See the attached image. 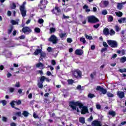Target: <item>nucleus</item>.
Wrapping results in <instances>:
<instances>
[{
  "label": "nucleus",
  "instance_id": "obj_1",
  "mask_svg": "<svg viewBox=\"0 0 126 126\" xmlns=\"http://www.w3.org/2000/svg\"><path fill=\"white\" fill-rule=\"evenodd\" d=\"M79 106V108H82L83 105L79 102V101H74V100H72L69 102V106L70 108H71L73 111H77V113H79V109L77 107Z\"/></svg>",
  "mask_w": 126,
  "mask_h": 126
},
{
  "label": "nucleus",
  "instance_id": "obj_2",
  "mask_svg": "<svg viewBox=\"0 0 126 126\" xmlns=\"http://www.w3.org/2000/svg\"><path fill=\"white\" fill-rule=\"evenodd\" d=\"M48 2L49 1H48L47 0H40L39 3L38 5V7L39 9L44 10V9H46L47 4H48Z\"/></svg>",
  "mask_w": 126,
  "mask_h": 126
},
{
  "label": "nucleus",
  "instance_id": "obj_3",
  "mask_svg": "<svg viewBox=\"0 0 126 126\" xmlns=\"http://www.w3.org/2000/svg\"><path fill=\"white\" fill-rule=\"evenodd\" d=\"M87 19L88 23H91L92 24L99 22V19L96 18L94 15L88 16Z\"/></svg>",
  "mask_w": 126,
  "mask_h": 126
},
{
  "label": "nucleus",
  "instance_id": "obj_4",
  "mask_svg": "<svg viewBox=\"0 0 126 126\" xmlns=\"http://www.w3.org/2000/svg\"><path fill=\"white\" fill-rule=\"evenodd\" d=\"M72 75H73L74 78H78V77H81L82 76V72L79 69H76L72 71Z\"/></svg>",
  "mask_w": 126,
  "mask_h": 126
},
{
  "label": "nucleus",
  "instance_id": "obj_5",
  "mask_svg": "<svg viewBox=\"0 0 126 126\" xmlns=\"http://www.w3.org/2000/svg\"><path fill=\"white\" fill-rule=\"evenodd\" d=\"M51 12L53 13V14H55L57 16L60 15V13L62 12V10H61V8L59 6H55L53 9L51 10Z\"/></svg>",
  "mask_w": 126,
  "mask_h": 126
},
{
  "label": "nucleus",
  "instance_id": "obj_6",
  "mask_svg": "<svg viewBox=\"0 0 126 126\" xmlns=\"http://www.w3.org/2000/svg\"><path fill=\"white\" fill-rule=\"evenodd\" d=\"M22 31L26 35H29L32 32V29L29 27H24L23 28Z\"/></svg>",
  "mask_w": 126,
  "mask_h": 126
},
{
  "label": "nucleus",
  "instance_id": "obj_7",
  "mask_svg": "<svg viewBox=\"0 0 126 126\" xmlns=\"http://www.w3.org/2000/svg\"><path fill=\"white\" fill-rule=\"evenodd\" d=\"M107 44L111 48H117L118 47V42L115 40H107Z\"/></svg>",
  "mask_w": 126,
  "mask_h": 126
},
{
  "label": "nucleus",
  "instance_id": "obj_8",
  "mask_svg": "<svg viewBox=\"0 0 126 126\" xmlns=\"http://www.w3.org/2000/svg\"><path fill=\"white\" fill-rule=\"evenodd\" d=\"M49 42H52L53 44H57L59 41V38L55 35H52L48 39Z\"/></svg>",
  "mask_w": 126,
  "mask_h": 126
},
{
  "label": "nucleus",
  "instance_id": "obj_9",
  "mask_svg": "<svg viewBox=\"0 0 126 126\" xmlns=\"http://www.w3.org/2000/svg\"><path fill=\"white\" fill-rule=\"evenodd\" d=\"M20 10L21 11L22 16H23V17H25L26 16V12H27V11L25 9V6H24V5L20 6Z\"/></svg>",
  "mask_w": 126,
  "mask_h": 126
},
{
  "label": "nucleus",
  "instance_id": "obj_10",
  "mask_svg": "<svg viewBox=\"0 0 126 126\" xmlns=\"http://www.w3.org/2000/svg\"><path fill=\"white\" fill-rule=\"evenodd\" d=\"M96 91H100L102 93V94H106L107 93V90L104 89V88L100 86H97L96 88Z\"/></svg>",
  "mask_w": 126,
  "mask_h": 126
},
{
  "label": "nucleus",
  "instance_id": "obj_11",
  "mask_svg": "<svg viewBox=\"0 0 126 126\" xmlns=\"http://www.w3.org/2000/svg\"><path fill=\"white\" fill-rule=\"evenodd\" d=\"M92 126H102V124H101V122L98 120H94L92 123Z\"/></svg>",
  "mask_w": 126,
  "mask_h": 126
},
{
  "label": "nucleus",
  "instance_id": "obj_12",
  "mask_svg": "<svg viewBox=\"0 0 126 126\" xmlns=\"http://www.w3.org/2000/svg\"><path fill=\"white\" fill-rule=\"evenodd\" d=\"M81 113L82 115H85V114H89V111H88V108L86 106H84L82 107Z\"/></svg>",
  "mask_w": 126,
  "mask_h": 126
},
{
  "label": "nucleus",
  "instance_id": "obj_13",
  "mask_svg": "<svg viewBox=\"0 0 126 126\" xmlns=\"http://www.w3.org/2000/svg\"><path fill=\"white\" fill-rule=\"evenodd\" d=\"M35 67H37V68H40L41 69H43V68H45L44 65L43 64V63L39 62L35 64Z\"/></svg>",
  "mask_w": 126,
  "mask_h": 126
},
{
  "label": "nucleus",
  "instance_id": "obj_14",
  "mask_svg": "<svg viewBox=\"0 0 126 126\" xmlns=\"http://www.w3.org/2000/svg\"><path fill=\"white\" fill-rule=\"evenodd\" d=\"M117 95L120 99H123L125 97V93L123 92H117Z\"/></svg>",
  "mask_w": 126,
  "mask_h": 126
},
{
  "label": "nucleus",
  "instance_id": "obj_15",
  "mask_svg": "<svg viewBox=\"0 0 126 126\" xmlns=\"http://www.w3.org/2000/svg\"><path fill=\"white\" fill-rule=\"evenodd\" d=\"M75 54L77 56H81L83 54V51L81 49H76L75 51Z\"/></svg>",
  "mask_w": 126,
  "mask_h": 126
},
{
  "label": "nucleus",
  "instance_id": "obj_16",
  "mask_svg": "<svg viewBox=\"0 0 126 126\" xmlns=\"http://www.w3.org/2000/svg\"><path fill=\"white\" fill-rule=\"evenodd\" d=\"M39 81L37 83V86L38 88H40V89H43V83H44V81H41V78L39 79Z\"/></svg>",
  "mask_w": 126,
  "mask_h": 126
},
{
  "label": "nucleus",
  "instance_id": "obj_17",
  "mask_svg": "<svg viewBox=\"0 0 126 126\" xmlns=\"http://www.w3.org/2000/svg\"><path fill=\"white\" fill-rule=\"evenodd\" d=\"M103 33L104 35H105V36H107L110 34V32H109V29L107 28H105L103 29Z\"/></svg>",
  "mask_w": 126,
  "mask_h": 126
},
{
  "label": "nucleus",
  "instance_id": "obj_18",
  "mask_svg": "<svg viewBox=\"0 0 126 126\" xmlns=\"http://www.w3.org/2000/svg\"><path fill=\"white\" fill-rule=\"evenodd\" d=\"M47 56L46 53L45 52H41L40 53V58H39L40 61L41 60H43V59H45V57Z\"/></svg>",
  "mask_w": 126,
  "mask_h": 126
},
{
  "label": "nucleus",
  "instance_id": "obj_19",
  "mask_svg": "<svg viewBox=\"0 0 126 126\" xmlns=\"http://www.w3.org/2000/svg\"><path fill=\"white\" fill-rule=\"evenodd\" d=\"M40 80H41V81H43V82L45 81V80H46V81H47V82H49V81H50L49 79L48 78L45 77V76H41Z\"/></svg>",
  "mask_w": 126,
  "mask_h": 126
},
{
  "label": "nucleus",
  "instance_id": "obj_20",
  "mask_svg": "<svg viewBox=\"0 0 126 126\" xmlns=\"http://www.w3.org/2000/svg\"><path fill=\"white\" fill-rule=\"evenodd\" d=\"M41 52H42L41 49H37L35 50V51L34 52V55H35V56H38V54H41Z\"/></svg>",
  "mask_w": 126,
  "mask_h": 126
},
{
  "label": "nucleus",
  "instance_id": "obj_21",
  "mask_svg": "<svg viewBox=\"0 0 126 126\" xmlns=\"http://www.w3.org/2000/svg\"><path fill=\"white\" fill-rule=\"evenodd\" d=\"M79 121L81 124H83V125L85 124V118L84 117H80L79 118Z\"/></svg>",
  "mask_w": 126,
  "mask_h": 126
},
{
  "label": "nucleus",
  "instance_id": "obj_22",
  "mask_svg": "<svg viewBox=\"0 0 126 126\" xmlns=\"http://www.w3.org/2000/svg\"><path fill=\"white\" fill-rule=\"evenodd\" d=\"M109 115L112 117H116V112L112 110L109 112Z\"/></svg>",
  "mask_w": 126,
  "mask_h": 126
},
{
  "label": "nucleus",
  "instance_id": "obj_23",
  "mask_svg": "<svg viewBox=\"0 0 126 126\" xmlns=\"http://www.w3.org/2000/svg\"><path fill=\"white\" fill-rule=\"evenodd\" d=\"M22 115L24 116V117H28V116H29V112H28L27 111H24Z\"/></svg>",
  "mask_w": 126,
  "mask_h": 126
},
{
  "label": "nucleus",
  "instance_id": "obj_24",
  "mask_svg": "<svg viewBox=\"0 0 126 126\" xmlns=\"http://www.w3.org/2000/svg\"><path fill=\"white\" fill-rule=\"evenodd\" d=\"M123 5L121 3H118L117 4V8L119 10H121V9H123Z\"/></svg>",
  "mask_w": 126,
  "mask_h": 126
},
{
  "label": "nucleus",
  "instance_id": "obj_25",
  "mask_svg": "<svg viewBox=\"0 0 126 126\" xmlns=\"http://www.w3.org/2000/svg\"><path fill=\"white\" fill-rule=\"evenodd\" d=\"M96 74H97V72L96 71L93 72V73H91L90 75L91 78H92V79H94V75L95 76Z\"/></svg>",
  "mask_w": 126,
  "mask_h": 126
},
{
  "label": "nucleus",
  "instance_id": "obj_26",
  "mask_svg": "<svg viewBox=\"0 0 126 126\" xmlns=\"http://www.w3.org/2000/svg\"><path fill=\"white\" fill-rule=\"evenodd\" d=\"M116 15L118 17H122V16H123V12L119 11L118 12H116Z\"/></svg>",
  "mask_w": 126,
  "mask_h": 126
},
{
  "label": "nucleus",
  "instance_id": "obj_27",
  "mask_svg": "<svg viewBox=\"0 0 126 126\" xmlns=\"http://www.w3.org/2000/svg\"><path fill=\"white\" fill-rule=\"evenodd\" d=\"M88 97L89 98H90L91 99H92V98H94V97H95V94L90 93L88 95Z\"/></svg>",
  "mask_w": 126,
  "mask_h": 126
},
{
  "label": "nucleus",
  "instance_id": "obj_28",
  "mask_svg": "<svg viewBox=\"0 0 126 126\" xmlns=\"http://www.w3.org/2000/svg\"><path fill=\"white\" fill-rule=\"evenodd\" d=\"M113 20H114V17H113V16L112 15L109 16L108 19V22H112V21H113Z\"/></svg>",
  "mask_w": 126,
  "mask_h": 126
},
{
  "label": "nucleus",
  "instance_id": "obj_29",
  "mask_svg": "<svg viewBox=\"0 0 126 126\" xmlns=\"http://www.w3.org/2000/svg\"><path fill=\"white\" fill-rule=\"evenodd\" d=\"M120 62L121 63H126V57H123L122 58H121L120 59Z\"/></svg>",
  "mask_w": 126,
  "mask_h": 126
},
{
  "label": "nucleus",
  "instance_id": "obj_30",
  "mask_svg": "<svg viewBox=\"0 0 126 126\" xmlns=\"http://www.w3.org/2000/svg\"><path fill=\"white\" fill-rule=\"evenodd\" d=\"M49 30L50 31L51 34H52V33H55V32H56V28H50Z\"/></svg>",
  "mask_w": 126,
  "mask_h": 126
},
{
  "label": "nucleus",
  "instance_id": "obj_31",
  "mask_svg": "<svg viewBox=\"0 0 126 126\" xmlns=\"http://www.w3.org/2000/svg\"><path fill=\"white\" fill-rule=\"evenodd\" d=\"M80 42H82L83 44H85L86 43V40H85V38L84 37H81L80 38Z\"/></svg>",
  "mask_w": 126,
  "mask_h": 126
},
{
  "label": "nucleus",
  "instance_id": "obj_32",
  "mask_svg": "<svg viewBox=\"0 0 126 126\" xmlns=\"http://www.w3.org/2000/svg\"><path fill=\"white\" fill-rule=\"evenodd\" d=\"M34 32L36 33H40V32H41V30H40V28H35L34 29Z\"/></svg>",
  "mask_w": 126,
  "mask_h": 126
},
{
  "label": "nucleus",
  "instance_id": "obj_33",
  "mask_svg": "<svg viewBox=\"0 0 126 126\" xmlns=\"http://www.w3.org/2000/svg\"><path fill=\"white\" fill-rule=\"evenodd\" d=\"M15 103H16V101L13 100L11 103L10 105L12 107V108H14V106H15Z\"/></svg>",
  "mask_w": 126,
  "mask_h": 126
},
{
  "label": "nucleus",
  "instance_id": "obj_34",
  "mask_svg": "<svg viewBox=\"0 0 126 126\" xmlns=\"http://www.w3.org/2000/svg\"><path fill=\"white\" fill-rule=\"evenodd\" d=\"M0 103H1L3 105V106H5V105H6V103H7V102L5 100H2L1 101H0Z\"/></svg>",
  "mask_w": 126,
  "mask_h": 126
},
{
  "label": "nucleus",
  "instance_id": "obj_35",
  "mask_svg": "<svg viewBox=\"0 0 126 126\" xmlns=\"http://www.w3.org/2000/svg\"><path fill=\"white\" fill-rule=\"evenodd\" d=\"M67 82L68 84H73L74 81L72 79H69L67 80Z\"/></svg>",
  "mask_w": 126,
  "mask_h": 126
},
{
  "label": "nucleus",
  "instance_id": "obj_36",
  "mask_svg": "<svg viewBox=\"0 0 126 126\" xmlns=\"http://www.w3.org/2000/svg\"><path fill=\"white\" fill-rule=\"evenodd\" d=\"M85 37L86 39H88L89 40H92V39H93V37H92V36H89L87 34H85Z\"/></svg>",
  "mask_w": 126,
  "mask_h": 126
},
{
  "label": "nucleus",
  "instance_id": "obj_37",
  "mask_svg": "<svg viewBox=\"0 0 126 126\" xmlns=\"http://www.w3.org/2000/svg\"><path fill=\"white\" fill-rule=\"evenodd\" d=\"M103 4L105 6H108L109 5V1L108 0H104L103 1Z\"/></svg>",
  "mask_w": 126,
  "mask_h": 126
},
{
  "label": "nucleus",
  "instance_id": "obj_38",
  "mask_svg": "<svg viewBox=\"0 0 126 126\" xmlns=\"http://www.w3.org/2000/svg\"><path fill=\"white\" fill-rule=\"evenodd\" d=\"M119 71L121 72V73H123V72H126V68H124L123 69H119Z\"/></svg>",
  "mask_w": 126,
  "mask_h": 126
},
{
  "label": "nucleus",
  "instance_id": "obj_39",
  "mask_svg": "<svg viewBox=\"0 0 126 126\" xmlns=\"http://www.w3.org/2000/svg\"><path fill=\"white\" fill-rule=\"evenodd\" d=\"M107 97H114V94H113L111 93H108L107 94Z\"/></svg>",
  "mask_w": 126,
  "mask_h": 126
},
{
  "label": "nucleus",
  "instance_id": "obj_40",
  "mask_svg": "<svg viewBox=\"0 0 126 126\" xmlns=\"http://www.w3.org/2000/svg\"><path fill=\"white\" fill-rule=\"evenodd\" d=\"M115 31H116V32H119V31H121V29H120V27H119L118 26H116Z\"/></svg>",
  "mask_w": 126,
  "mask_h": 126
},
{
  "label": "nucleus",
  "instance_id": "obj_41",
  "mask_svg": "<svg viewBox=\"0 0 126 126\" xmlns=\"http://www.w3.org/2000/svg\"><path fill=\"white\" fill-rule=\"evenodd\" d=\"M65 35H66V33H62L59 34V36L60 38H63L64 37H65Z\"/></svg>",
  "mask_w": 126,
  "mask_h": 126
},
{
  "label": "nucleus",
  "instance_id": "obj_42",
  "mask_svg": "<svg viewBox=\"0 0 126 126\" xmlns=\"http://www.w3.org/2000/svg\"><path fill=\"white\" fill-rule=\"evenodd\" d=\"M102 14H103V15H107V14H108V11H107V10H103L102 11Z\"/></svg>",
  "mask_w": 126,
  "mask_h": 126
},
{
  "label": "nucleus",
  "instance_id": "obj_43",
  "mask_svg": "<svg viewBox=\"0 0 126 126\" xmlns=\"http://www.w3.org/2000/svg\"><path fill=\"white\" fill-rule=\"evenodd\" d=\"M99 27H100V24H97L96 25H94V29H97L99 28Z\"/></svg>",
  "mask_w": 126,
  "mask_h": 126
},
{
  "label": "nucleus",
  "instance_id": "obj_44",
  "mask_svg": "<svg viewBox=\"0 0 126 126\" xmlns=\"http://www.w3.org/2000/svg\"><path fill=\"white\" fill-rule=\"evenodd\" d=\"M103 47H105V48H109V45H108V44H107V42H103Z\"/></svg>",
  "mask_w": 126,
  "mask_h": 126
},
{
  "label": "nucleus",
  "instance_id": "obj_45",
  "mask_svg": "<svg viewBox=\"0 0 126 126\" xmlns=\"http://www.w3.org/2000/svg\"><path fill=\"white\" fill-rule=\"evenodd\" d=\"M116 33V32H115L114 31V30H110V35L111 36H112V35H115V34Z\"/></svg>",
  "mask_w": 126,
  "mask_h": 126
},
{
  "label": "nucleus",
  "instance_id": "obj_46",
  "mask_svg": "<svg viewBox=\"0 0 126 126\" xmlns=\"http://www.w3.org/2000/svg\"><path fill=\"white\" fill-rule=\"evenodd\" d=\"M2 121L3 122H4L5 123H6V122H7V118H6L5 117H2Z\"/></svg>",
  "mask_w": 126,
  "mask_h": 126
},
{
  "label": "nucleus",
  "instance_id": "obj_47",
  "mask_svg": "<svg viewBox=\"0 0 126 126\" xmlns=\"http://www.w3.org/2000/svg\"><path fill=\"white\" fill-rule=\"evenodd\" d=\"M38 23H39V24H43V23H44V20H43V19H39L38 20Z\"/></svg>",
  "mask_w": 126,
  "mask_h": 126
},
{
  "label": "nucleus",
  "instance_id": "obj_48",
  "mask_svg": "<svg viewBox=\"0 0 126 126\" xmlns=\"http://www.w3.org/2000/svg\"><path fill=\"white\" fill-rule=\"evenodd\" d=\"M107 48L108 47L102 48L101 50V53H104V52H106V51H107V50H108Z\"/></svg>",
  "mask_w": 126,
  "mask_h": 126
},
{
  "label": "nucleus",
  "instance_id": "obj_49",
  "mask_svg": "<svg viewBox=\"0 0 126 126\" xmlns=\"http://www.w3.org/2000/svg\"><path fill=\"white\" fill-rule=\"evenodd\" d=\"M19 39H20L21 40H24L25 39V35H22L20 36L19 37Z\"/></svg>",
  "mask_w": 126,
  "mask_h": 126
},
{
  "label": "nucleus",
  "instance_id": "obj_50",
  "mask_svg": "<svg viewBox=\"0 0 126 126\" xmlns=\"http://www.w3.org/2000/svg\"><path fill=\"white\" fill-rule=\"evenodd\" d=\"M33 117L34 119H38L39 118V116L35 113L33 114Z\"/></svg>",
  "mask_w": 126,
  "mask_h": 126
},
{
  "label": "nucleus",
  "instance_id": "obj_51",
  "mask_svg": "<svg viewBox=\"0 0 126 126\" xmlns=\"http://www.w3.org/2000/svg\"><path fill=\"white\" fill-rule=\"evenodd\" d=\"M88 122H92L93 121V117H92V115L90 116L89 118L88 119Z\"/></svg>",
  "mask_w": 126,
  "mask_h": 126
},
{
  "label": "nucleus",
  "instance_id": "obj_52",
  "mask_svg": "<svg viewBox=\"0 0 126 126\" xmlns=\"http://www.w3.org/2000/svg\"><path fill=\"white\" fill-rule=\"evenodd\" d=\"M67 43H71L72 42V39H71L70 38H67Z\"/></svg>",
  "mask_w": 126,
  "mask_h": 126
},
{
  "label": "nucleus",
  "instance_id": "obj_53",
  "mask_svg": "<svg viewBox=\"0 0 126 126\" xmlns=\"http://www.w3.org/2000/svg\"><path fill=\"white\" fill-rule=\"evenodd\" d=\"M22 115V114H21V112L20 111L16 112V115L18 117H21Z\"/></svg>",
  "mask_w": 126,
  "mask_h": 126
},
{
  "label": "nucleus",
  "instance_id": "obj_54",
  "mask_svg": "<svg viewBox=\"0 0 126 126\" xmlns=\"http://www.w3.org/2000/svg\"><path fill=\"white\" fill-rule=\"evenodd\" d=\"M96 108L97 110L101 109V105L100 104H96Z\"/></svg>",
  "mask_w": 126,
  "mask_h": 126
},
{
  "label": "nucleus",
  "instance_id": "obj_55",
  "mask_svg": "<svg viewBox=\"0 0 126 126\" xmlns=\"http://www.w3.org/2000/svg\"><path fill=\"white\" fill-rule=\"evenodd\" d=\"M11 23L13 25H15L16 24V21L13 20H12L11 21Z\"/></svg>",
  "mask_w": 126,
  "mask_h": 126
},
{
  "label": "nucleus",
  "instance_id": "obj_56",
  "mask_svg": "<svg viewBox=\"0 0 126 126\" xmlns=\"http://www.w3.org/2000/svg\"><path fill=\"white\" fill-rule=\"evenodd\" d=\"M37 73L39 74H40V75H42L43 74V71H42V70H39L37 71Z\"/></svg>",
  "mask_w": 126,
  "mask_h": 126
},
{
  "label": "nucleus",
  "instance_id": "obj_57",
  "mask_svg": "<svg viewBox=\"0 0 126 126\" xmlns=\"http://www.w3.org/2000/svg\"><path fill=\"white\" fill-rule=\"evenodd\" d=\"M17 105H21V100L20 99L18 100V101H17Z\"/></svg>",
  "mask_w": 126,
  "mask_h": 126
},
{
  "label": "nucleus",
  "instance_id": "obj_58",
  "mask_svg": "<svg viewBox=\"0 0 126 126\" xmlns=\"http://www.w3.org/2000/svg\"><path fill=\"white\" fill-rule=\"evenodd\" d=\"M76 89H77V90H81V85H78L77 86V87Z\"/></svg>",
  "mask_w": 126,
  "mask_h": 126
},
{
  "label": "nucleus",
  "instance_id": "obj_59",
  "mask_svg": "<svg viewBox=\"0 0 126 126\" xmlns=\"http://www.w3.org/2000/svg\"><path fill=\"white\" fill-rule=\"evenodd\" d=\"M18 93H19V95H21V94H22V89H19L18 90Z\"/></svg>",
  "mask_w": 126,
  "mask_h": 126
},
{
  "label": "nucleus",
  "instance_id": "obj_60",
  "mask_svg": "<svg viewBox=\"0 0 126 126\" xmlns=\"http://www.w3.org/2000/svg\"><path fill=\"white\" fill-rule=\"evenodd\" d=\"M118 57V55L116 54H113V55L112 56L111 59H116Z\"/></svg>",
  "mask_w": 126,
  "mask_h": 126
},
{
  "label": "nucleus",
  "instance_id": "obj_61",
  "mask_svg": "<svg viewBox=\"0 0 126 126\" xmlns=\"http://www.w3.org/2000/svg\"><path fill=\"white\" fill-rule=\"evenodd\" d=\"M12 32V27H11V28L8 30V34H10V33H11Z\"/></svg>",
  "mask_w": 126,
  "mask_h": 126
},
{
  "label": "nucleus",
  "instance_id": "obj_62",
  "mask_svg": "<svg viewBox=\"0 0 126 126\" xmlns=\"http://www.w3.org/2000/svg\"><path fill=\"white\" fill-rule=\"evenodd\" d=\"M123 23H126V18H123L122 19Z\"/></svg>",
  "mask_w": 126,
  "mask_h": 126
},
{
  "label": "nucleus",
  "instance_id": "obj_63",
  "mask_svg": "<svg viewBox=\"0 0 126 126\" xmlns=\"http://www.w3.org/2000/svg\"><path fill=\"white\" fill-rule=\"evenodd\" d=\"M9 91H10V92H11V93H12V92H14V89L12 88H10L9 89Z\"/></svg>",
  "mask_w": 126,
  "mask_h": 126
},
{
  "label": "nucleus",
  "instance_id": "obj_64",
  "mask_svg": "<svg viewBox=\"0 0 126 126\" xmlns=\"http://www.w3.org/2000/svg\"><path fill=\"white\" fill-rule=\"evenodd\" d=\"M47 51L49 52H52V47H48L47 48Z\"/></svg>",
  "mask_w": 126,
  "mask_h": 126
}]
</instances>
